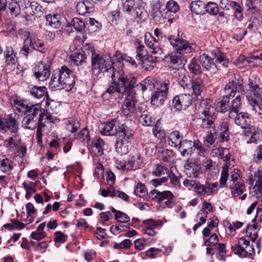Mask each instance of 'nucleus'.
Masks as SVG:
<instances>
[{
  "instance_id": "obj_1",
  "label": "nucleus",
  "mask_w": 262,
  "mask_h": 262,
  "mask_svg": "<svg viewBox=\"0 0 262 262\" xmlns=\"http://www.w3.org/2000/svg\"><path fill=\"white\" fill-rule=\"evenodd\" d=\"M126 62L132 65L136 64L134 59L122 54L119 51H116L112 58H107L106 56L97 52L93 53L91 56L92 70L93 74L96 76H98L101 73H106L109 76L117 64L121 67Z\"/></svg>"
},
{
  "instance_id": "obj_2",
  "label": "nucleus",
  "mask_w": 262,
  "mask_h": 262,
  "mask_svg": "<svg viewBox=\"0 0 262 262\" xmlns=\"http://www.w3.org/2000/svg\"><path fill=\"white\" fill-rule=\"evenodd\" d=\"M199 60L202 67L211 73H216L221 66L228 67L229 63L226 54L219 48L202 54L200 56Z\"/></svg>"
},
{
  "instance_id": "obj_3",
  "label": "nucleus",
  "mask_w": 262,
  "mask_h": 262,
  "mask_svg": "<svg viewBox=\"0 0 262 262\" xmlns=\"http://www.w3.org/2000/svg\"><path fill=\"white\" fill-rule=\"evenodd\" d=\"M170 44L176 49V52H173L168 55V61L173 64L184 66L186 63V59L183 53H188L192 50V46L188 41L183 38L170 35L168 38Z\"/></svg>"
},
{
  "instance_id": "obj_4",
  "label": "nucleus",
  "mask_w": 262,
  "mask_h": 262,
  "mask_svg": "<svg viewBox=\"0 0 262 262\" xmlns=\"http://www.w3.org/2000/svg\"><path fill=\"white\" fill-rule=\"evenodd\" d=\"M122 67H119L117 64L110 76L112 81H114V83L117 85L120 94H133V89L137 82L136 77L134 74L125 73Z\"/></svg>"
},
{
  "instance_id": "obj_5",
  "label": "nucleus",
  "mask_w": 262,
  "mask_h": 262,
  "mask_svg": "<svg viewBox=\"0 0 262 262\" xmlns=\"http://www.w3.org/2000/svg\"><path fill=\"white\" fill-rule=\"evenodd\" d=\"M199 113L200 114V127L207 131L215 132V120L216 119V111L213 106L212 101L208 99L202 100L199 108Z\"/></svg>"
},
{
  "instance_id": "obj_6",
  "label": "nucleus",
  "mask_w": 262,
  "mask_h": 262,
  "mask_svg": "<svg viewBox=\"0 0 262 262\" xmlns=\"http://www.w3.org/2000/svg\"><path fill=\"white\" fill-rule=\"evenodd\" d=\"M18 34L24 40L20 54L27 57L31 51L30 48L41 53L46 52L47 48L45 47L44 42L38 38L36 33L20 29L18 30Z\"/></svg>"
},
{
  "instance_id": "obj_7",
  "label": "nucleus",
  "mask_w": 262,
  "mask_h": 262,
  "mask_svg": "<svg viewBox=\"0 0 262 262\" xmlns=\"http://www.w3.org/2000/svg\"><path fill=\"white\" fill-rule=\"evenodd\" d=\"M117 136L115 143L116 151L120 155H126L131 147V141L133 139V130L125 124L119 125L116 129Z\"/></svg>"
},
{
  "instance_id": "obj_8",
  "label": "nucleus",
  "mask_w": 262,
  "mask_h": 262,
  "mask_svg": "<svg viewBox=\"0 0 262 262\" xmlns=\"http://www.w3.org/2000/svg\"><path fill=\"white\" fill-rule=\"evenodd\" d=\"M250 237L246 235L241 237L238 241V244L231 246V250L235 254L241 257H246L252 255L255 253L253 243Z\"/></svg>"
},
{
  "instance_id": "obj_9",
  "label": "nucleus",
  "mask_w": 262,
  "mask_h": 262,
  "mask_svg": "<svg viewBox=\"0 0 262 262\" xmlns=\"http://www.w3.org/2000/svg\"><path fill=\"white\" fill-rule=\"evenodd\" d=\"M116 164L117 168L123 171L135 170L143 167V158L139 152H136L127 161L117 160Z\"/></svg>"
},
{
  "instance_id": "obj_10",
  "label": "nucleus",
  "mask_w": 262,
  "mask_h": 262,
  "mask_svg": "<svg viewBox=\"0 0 262 262\" xmlns=\"http://www.w3.org/2000/svg\"><path fill=\"white\" fill-rule=\"evenodd\" d=\"M219 157L225 163L224 164L221 171V176L220 180L221 187H224L226 185L228 177V170L230 165V153L228 148H221L218 149Z\"/></svg>"
},
{
  "instance_id": "obj_11",
  "label": "nucleus",
  "mask_w": 262,
  "mask_h": 262,
  "mask_svg": "<svg viewBox=\"0 0 262 262\" xmlns=\"http://www.w3.org/2000/svg\"><path fill=\"white\" fill-rule=\"evenodd\" d=\"M154 34L157 38L154 37L150 33H147L145 35L144 41L146 46L151 50L152 54L161 55L162 50L160 46L159 40L162 38V33L158 28L154 30Z\"/></svg>"
},
{
  "instance_id": "obj_12",
  "label": "nucleus",
  "mask_w": 262,
  "mask_h": 262,
  "mask_svg": "<svg viewBox=\"0 0 262 262\" xmlns=\"http://www.w3.org/2000/svg\"><path fill=\"white\" fill-rule=\"evenodd\" d=\"M250 185L255 182L254 186L249 189V196L257 200L262 198V169H258L249 179Z\"/></svg>"
},
{
  "instance_id": "obj_13",
  "label": "nucleus",
  "mask_w": 262,
  "mask_h": 262,
  "mask_svg": "<svg viewBox=\"0 0 262 262\" xmlns=\"http://www.w3.org/2000/svg\"><path fill=\"white\" fill-rule=\"evenodd\" d=\"M234 78L228 82L224 88L225 95L234 97L237 90L241 92L244 91L243 80L239 74H234Z\"/></svg>"
},
{
  "instance_id": "obj_14",
  "label": "nucleus",
  "mask_w": 262,
  "mask_h": 262,
  "mask_svg": "<svg viewBox=\"0 0 262 262\" xmlns=\"http://www.w3.org/2000/svg\"><path fill=\"white\" fill-rule=\"evenodd\" d=\"M19 122L13 116L9 115L6 118H0V133H6L7 131L11 133L18 132Z\"/></svg>"
},
{
  "instance_id": "obj_15",
  "label": "nucleus",
  "mask_w": 262,
  "mask_h": 262,
  "mask_svg": "<svg viewBox=\"0 0 262 262\" xmlns=\"http://www.w3.org/2000/svg\"><path fill=\"white\" fill-rule=\"evenodd\" d=\"M50 59L47 58L38 63L34 74L38 80L43 81L49 78L50 75Z\"/></svg>"
},
{
  "instance_id": "obj_16",
  "label": "nucleus",
  "mask_w": 262,
  "mask_h": 262,
  "mask_svg": "<svg viewBox=\"0 0 262 262\" xmlns=\"http://www.w3.org/2000/svg\"><path fill=\"white\" fill-rule=\"evenodd\" d=\"M56 70L58 72L59 75H61L66 90L71 91L75 83V75L73 72L65 66Z\"/></svg>"
},
{
  "instance_id": "obj_17",
  "label": "nucleus",
  "mask_w": 262,
  "mask_h": 262,
  "mask_svg": "<svg viewBox=\"0 0 262 262\" xmlns=\"http://www.w3.org/2000/svg\"><path fill=\"white\" fill-rule=\"evenodd\" d=\"M121 106V114L126 117L133 116L136 111V100L132 94H126Z\"/></svg>"
},
{
  "instance_id": "obj_18",
  "label": "nucleus",
  "mask_w": 262,
  "mask_h": 262,
  "mask_svg": "<svg viewBox=\"0 0 262 262\" xmlns=\"http://www.w3.org/2000/svg\"><path fill=\"white\" fill-rule=\"evenodd\" d=\"M192 102L190 94H182L176 96L172 99L173 106L178 110H184L189 106Z\"/></svg>"
},
{
  "instance_id": "obj_19",
  "label": "nucleus",
  "mask_w": 262,
  "mask_h": 262,
  "mask_svg": "<svg viewBox=\"0 0 262 262\" xmlns=\"http://www.w3.org/2000/svg\"><path fill=\"white\" fill-rule=\"evenodd\" d=\"M30 93L33 97L37 99L42 98L46 95L47 97L46 102V106L48 109L53 110V105L55 103V102L49 98L47 93V89L46 87L35 86L30 90Z\"/></svg>"
},
{
  "instance_id": "obj_20",
  "label": "nucleus",
  "mask_w": 262,
  "mask_h": 262,
  "mask_svg": "<svg viewBox=\"0 0 262 262\" xmlns=\"http://www.w3.org/2000/svg\"><path fill=\"white\" fill-rule=\"evenodd\" d=\"M217 187V183L206 182L204 184H202L198 182L195 192L198 196L204 198L211 195Z\"/></svg>"
},
{
  "instance_id": "obj_21",
  "label": "nucleus",
  "mask_w": 262,
  "mask_h": 262,
  "mask_svg": "<svg viewBox=\"0 0 262 262\" xmlns=\"http://www.w3.org/2000/svg\"><path fill=\"white\" fill-rule=\"evenodd\" d=\"M142 224L145 226L143 229L144 233L150 236H155L157 233V227L163 225L161 220H154L151 219L143 221Z\"/></svg>"
},
{
  "instance_id": "obj_22",
  "label": "nucleus",
  "mask_w": 262,
  "mask_h": 262,
  "mask_svg": "<svg viewBox=\"0 0 262 262\" xmlns=\"http://www.w3.org/2000/svg\"><path fill=\"white\" fill-rule=\"evenodd\" d=\"M150 194L152 200L155 201L159 204L168 199L174 198V195L169 190L160 191L158 189H154L150 191Z\"/></svg>"
},
{
  "instance_id": "obj_23",
  "label": "nucleus",
  "mask_w": 262,
  "mask_h": 262,
  "mask_svg": "<svg viewBox=\"0 0 262 262\" xmlns=\"http://www.w3.org/2000/svg\"><path fill=\"white\" fill-rule=\"evenodd\" d=\"M56 70L53 71L51 78L49 83V87L52 91L60 90L65 89L63 80L61 78V75H59Z\"/></svg>"
},
{
  "instance_id": "obj_24",
  "label": "nucleus",
  "mask_w": 262,
  "mask_h": 262,
  "mask_svg": "<svg viewBox=\"0 0 262 262\" xmlns=\"http://www.w3.org/2000/svg\"><path fill=\"white\" fill-rule=\"evenodd\" d=\"M42 111L40 103L33 104L31 103L25 114H26V116H30L34 118H43L44 115Z\"/></svg>"
},
{
  "instance_id": "obj_25",
  "label": "nucleus",
  "mask_w": 262,
  "mask_h": 262,
  "mask_svg": "<svg viewBox=\"0 0 262 262\" xmlns=\"http://www.w3.org/2000/svg\"><path fill=\"white\" fill-rule=\"evenodd\" d=\"M236 115V117H234L235 123L241 126L242 128H248L250 125L251 119L248 113L245 112H241Z\"/></svg>"
},
{
  "instance_id": "obj_26",
  "label": "nucleus",
  "mask_w": 262,
  "mask_h": 262,
  "mask_svg": "<svg viewBox=\"0 0 262 262\" xmlns=\"http://www.w3.org/2000/svg\"><path fill=\"white\" fill-rule=\"evenodd\" d=\"M177 147L183 157L191 155L194 151L193 142L190 140L183 139Z\"/></svg>"
},
{
  "instance_id": "obj_27",
  "label": "nucleus",
  "mask_w": 262,
  "mask_h": 262,
  "mask_svg": "<svg viewBox=\"0 0 262 262\" xmlns=\"http://www.w3.org/2000/svg\"><path fill=\"white\" fill-rule=\"evenodd\" d=\"M14 134L4 141V146L11 150H15L20 143V137L17 132L13 133Z\"/></svg>"
},
{
  "instance_id": "obj_28",
  "label": "nucleus",
  "mask_w": 262,
  "mask_h": 262,
  "mask_svg": "<svg viewBox=\"0 0 262 262\" xmlns=\"http://www.w3.org/2000/svg\"><path fill=\"white\" fill-rule=\"evenodd\" d=\"M155 55L147 54L140 60L142 62L143 67L146 70H152L156 66L158 58H159V56L161 55Z\"/></svg>"
},
{
  "instance_id": "obj_29",
  "label": "nucleus",
  "mask_w": 262,
  "mask_h": 262,
  "mask_svg": "<svg viewBox=\"0 0 262 262\" xmlns=\"http://www.w3.org/2000/svg\"><path fill=\"white\" fill-rule=\"evenodd\" d=\"M76 10L78 13L82 15L90 13L94 10V4L89 0H84L78 3L76 6Z\"/></svg>"
},
{
  "instance_id": "obj_30",
  "label": "nucleus",
  "mask_w": 262,
  "mask_h": 262,
  "mask_svg": "<svg viewBox=\"0 0 262 262\" xmlns=\"http://www.w3.org/2000/svg\"><path fill=\"white\" fill-rule=\"evenodd\" d=\"M204 87L203 81L200 78H195L192 80L190 88L188 91L189 93L191 92L192 95L196 97L200 96L203 91Z\"/></svg>"
},
{
  "instance_id": "obj_31",
  "label": "nucleus",
  "mask_w": 262,
  "mask_h": 262,
  "mask_svg": "<svg viewBox=\"0 0 262 262\" xmlns=\"http://www.w3.org/2000/svg\"><path fill=\"white\" fill-rule=\"evenodd\" d=\"M200 167L193 162H190L185 166V172L189 178H197L200 174Z\"/></svg>"
},
{
  "instance_id": "obj_32",
  "label": "nucleus",
  "mask_w": 262,
  "mask_h": 262,
  "mask_svg": "<svg viewBox=\"0 0 262 262\" xmlns=\"http://www.w3.org/2000/svg\"><path fill=\"white\" fill-rule=\"evenodd\" d=\"M86 56L85 51L83 50L77 51L71 56V63L74 65L79 66L83 62H85Z\"/></svg>"
},
{
  "instance_id": "obj_33",
  "label": "nucleus",
  "mask_w": 262,
  "mask_h": 262,
  "mask_svg": "<svg viewBox=\"0 0 262 262\" xmlns=\"http://www.w3.org/2000/svg\"><path fill=\"white\" fill-rule=\"evenodd\" d=\"M219 138L222 142L227 141L229 138V124L226 121H222L219 127Z\"/></svg>"
},
{
  "instance_id": "obj_34",
  "label": "nucleus",
  "mask_w": 262,
  "mask_h": 262,
  "mask_svg": "<svg viewBox=\"0 0 262 262\" xmlns=\"http://www.w3.org/2000/svg\"><path fill=\"white\" fill-rule=\"evenodd\" d=\"M183 139V135L179 131L174 130L169 134L168 142L171 146L177 147Z\"/></svg>"
},
{
  "instance_id": "obj_35",
  "label": "nucleus",
  "mask_w": 262,
  "mask_h": 262,
  "mask_svg": "<svg viewBox=\"0 0 262 262\" xmlns=\"http://www.w3.org/2000/svg\"><path fill=\"white\" fill-rule=\"evenodd\" d=\"M185 71L181 70L179 71L178 82L180 85L184 89L188 91L190 88L192 82L189 76L185 75Z\"/></svg>"
},
{
  "instance_id": "obj_36",
  "label": "nucleus",
  "mask_w": 262,
  "mask_h": 262,
  "mask_svg": "<svg viewBox=\"0 0 262 262\" xmlns=\"http://www.w3.org/2000/svg\"><path fill=\"white\" fill-rule=\"evenodd\" d=\"M241 98L239 96H238L231 102L230 112L229 113V117L230 118H233L235 114H238L241 108Z\"/></svg>"
},
{
  "instance_id": "obj_37",
  "label": "nucleus",
  "mask_w": 262,
  "mask_h": 262,
  "mask_svg": "<svg viewBox=\"0 0 262 262\" xmlns=\"http://www.w3.org/2000/svg\"><path fill=\"white\" fill-rule=\"evenodd\" d=\"M61 17L58 14H49L46 16L47 24L53 28H58L60 26Z\"/></svg>"
},
{
  "instance_id": "obj_38",
  "label": "nucleus",
  "mask_w": 262,
  "mask_h": 262,
  "mask_svg": "<svg viewBox=\"0 0 262 262\" xmlns=\"http://www.w3.org/2000/svg\"><path fill=\"white\" fill-rule=\"evenodd\" d=\"M38 118L25 116L22 120V127L27 129L33 130L38 124Z\"/></svg>"
},
{
  "instance_id": "obj_39",
  "label": "nucleus",
  "mask_w": 262,
  "mask_h": 262,
  "mask_svg": "<svg viewBox=\"0 0 262 262\" xmlns=\"http://www.w3.org/2000/svg\"><path fill=\"white\" fill-rule=\"evenodd\" d=\"M191 11L196 14L205 13V4L201 1H193L190 5Z\"/></svg>"
},
{
  "instance_id": "obj_40",
  "label": "nucleus",
  "mask_w": 262,
  "mask_h": 262,
  "mask_svg": "<svg viewBox=\"0 0 262 262\" xmlns=\"http://www.w3.org/2000/svg\"><path fill=\"white\" fill-rule=\"evenodd\" d=\"M104 145V141L101 139L98 138L92 142V147L93 152L95 155L99 156L103 154V147Z\"/></svg>"
},
{
  "instance_id": "obj_41",
  "label": "nucleus",
  "mask_w": 262,
  "mask_h": 262,
  "mask_svg": "<svg viewBox=\"0 0 262 262\" xmlns=\"http://www.w3.org/2000/svg\"><path fill=\"white\" fill-rule=\"evenodd\" d=\"M8 9L12 16L17 17L20 14V5L16 0L8 1Z\"/></svg>"
},
{
  "instance_id": "obj_42",
  "label": "nucleus",
  "mask_w": 262,
  "mask_h": 262,
  "mask_svg": "<svg viewBox=\"0 0 262 262\" xmlns=\"http://www.w3.org/2000/svg\"><path fill=\"white\" fill-rule=\"evenodd\" d=\"M229 188L232 194L234 196L242 194L246 190V186L243 181L230 184Z\"/></svg>"
},
{
  "instance_id": "obj_43",
  "label": "nucleus",
  "mask_w": 262,
  "mask_h": 262,
  "mask_svg": "<svg viewBox=\"0 0 262 262\" xmlns=\"http://www.w3.org/2000/svg\"><path fill=\"white\" fill-rule=\"evenodd\" d=\"M166 97V95H164V94L162 93V92L157 90L152 95L151 98V103L152 105L158 106L161 105L163 104Z\"/></svg>"
},
{
  "instance_id": "obj_44",
  "label": "nucleus",
  "mask_w": 262,
  "mask_h": 262,
  "mask_svg": "<svg viewBox=\"0 0 262 262\" xmlns=\"http://www.w3.org/2000/svg\"><path fill=\"white\" fill-rule=\"evenodd\" d=\"M188 69L189 72L194 75H199L202 73V68L195 58H193L189 64Z\"/></svg>"
},
{
  "instance_id": "obj_45",
  "label": "nucleus",
  "mask_w": 262,
  "mask_h": 262,
  "mask_svg": "<svg viewBox=\"0 0 262 262\" xmlns=\"http://www.w3.org/2000/svg\"><path fill=\"white\" fill-rule=\"evenodd\" d=\"M28 2L30 4L29 7L32 10L33 15L37 17H41L43 16V10L40 5L35 1L30 2V0H28Z\"/></svg>"
},
{
  "instance_id": "obj_46",
  "label": "nucleus",
  "mask_w": 262,
  "mask_h": 262,
  "mask_svg": "<svg viewBox=\"0 0 262 262\" xmlns=\"http://www.w3.org/2000/svg\"><path fill=\"white\" fill-rule=\"evenodd\" d=\"M14 162L8 158H5L1 161L0 169L4 173L11 171L14 168Z\"/></svg>"
},
{
  "instance_id": "obj_47",
  "label": "nucleus",
  "mask_w": 262,
  "mask_h": 262,
  "mask_svg": "<svg viewBox=\"0 0 262 262\" xmlns=\"http://www.w3.org/2000/svg\"><path fill=\"white\" fill-rule=\"evenodd\" d=\"M14 102L16 107V109L19 113H26L27 109L31 103H28L24 100L20 99L18 98H16L14 100Z\"/></svg>"
},
{
  "instance_id": "obj_48",
  "label": "nucleus",
  "mask_w": 262,
  "mask_h": 262,
  "mask_svg": "<svg viewBox=\"0 0 262 262\" xmlns=\"http://www.w3.org/2000/svg\"><path fill=\"white\" fill-rule=\"evenodd\" d=\"M135 45L136 48L137 57L140 60L141 58H144L146 56L147 54V51L143 44L142 43L141 41L139 39H136Z\"/></svg>"
},
{
  "instance_id": "obj_49",
  "label": "nucleus",
  "mask_w": 262,
  "mask_h": 262,
  "mask_svg": "<svg viewBox=\"0 0 262 262\" xmlns=\"http://www.w3.org/2000/svg\"><path fill=\"white\" fill-rule=\"evenodd\" d=\"M66 125L67 130L74 133L80 128V124L77 118H70L67 122Z\"/></svg>"
},
{
  "instance_id": "obj_50",
  "label": "nucleus",
  "mask_w": 262,
  "mask_h": 262,
  "mask_svg": "<svg viewBox=\"0 0 262 262\" xmlns=\"http://www.w3.org/2000/svg\"><path fill=\"white\" fill-rule=\"evenodd\" d=\"M144 4L142 2H139L137 6L135 8L134 12L135 13L136 17L139 19H144L147 16V12L144 9Z\"/></svg>"
},
{
  "instance_id": "obj_51",
  "label": "nucleus",
  "mask_w": 262,
  "mask_h": 262,
  "mask_svg": "<svg viewBox=\"0 0 262 262\" xmlns=\"http://www.w3.org/2000/svg\"><path fill=\"white\" fill-rule=\"evenodd\" d=\"M154 119L152 117L147 113L144 112L143 114H141L139 118V121L140 124L143 126H154Z\"/></svg>"
},
{
  "instance_id": "obj_52",
  "label": "nucleus",
  "mask_w": 262,
  "mask_h": 262,
  "mask_svg": "<svg viewBox=\"0 0 262 262\" xmlns=\"http://www.w3.org/2000/svg\"><path fill=\"white\" fill-rule=\"evenodd\" d=\"M6 62L9 64H14L15 63L16 54L12 47H7L5 52Z\"/></svg>"
},
{
  "instance_id": "obj_53",
  "label": "nucleus",
  "mask_w": 262,
  "mask_h": 262,
  "mask_svg": "<svg viewBox=\"0 0 262 262\" xmlns=\"http://www.w3.org/2000/svg\"><path fill=\"white\" fill-rule=\"evenodd\" d=\"M161 252H162L161 249L152 247L149 248L145 253H142L141 256L143 258H146L147 257L155 258Z\"/></svg>"
},
{
  "instance_id": "obj_54",
  "label": "nucleus",
  "mask_w": 262,
  "mask_h": 262,
  "mask_svg": "<svg viewBox=\"0 0 262 262\" xmlns=\"http://www.w3.org/2000/svg\"><path fill=\"white\" fill-rule=\"evenodd\" d=\"M205 13L207 12L209 14L215 15L219 13L218 5L215 3L209 2L205 4Z\"/></svg>"
},
{
  "instance_id": "obj_55",
  "label": "nucleus",
  "mask_w": 262,
  "mask_h": 262,
  "mask_svg": "<svg viewBox=\"0 0 262 262\" xmlns=\"http://www.w3.org/2000/svg\"><path fill=\"white\" fill-rule=\"evenodd\" d=\"M153 83L150 79H145L139 84L137 85L138 89H140L142 92L146 90H152L153 88Z\"/></svg>"
},
{
  "instance_id": "obj_56",
  "label": "nucleus",
  "mask_w": 262,
  "mask_h": 262,
  "mask_svg": "<svg viewBox=\"0 0 262 262\" xmlns=\"http://www.w3.org/2000/svg\"><path fill=\"white\" fill-rule=\"evenodd\" d=\"M132 245V241L128 239H125L120 243H112V246L115 249H128Z\"/></svg>"
},
{
  "instance_id": "obj_57",
  "label": "nucleus",
  "mask_w": 262,
  "mask_h": 262,
  "mask_svg": "<svg viewBox=\"0 0 262 262\" xmlns=\"http://www.w3.org/2000/svg\"><path fill=\"white\" fill-rule=\"evenodd\" d=\"M229 96L225 95L223 96L222 100L219 102L220 104V111L223 113L229 111L230 112V105L229 104Z\"/></svg>"
},
{
  "instance_id": "obj_58",
  "label": "nucleus",
  "mask_w": 262,
  "mask_h": 262,
  "mask_svg": "<svg viewBox=\"0 0 262 262\" xmlns=\"http://www.w3.org/2000/svg\"><path fill=\"white\" fill-rule=\"evenodd\" d=\"M76 138L80 140L83 143H88L90 141L89 130L84 127L76 136Z\"/></svg>"
},
{
  "instance_id": "obj_59",
  "label": "nucleus",
  "mask_w": 262,
  "mask_h": 262,
  "mask_svg": "<svg viewBox=\"0 0 262 262\" xmlns=\"http://www.w3.org/2000/svg\"><path fill=\"white\" fill-rule=\"evenodd\" d=\"M89 23L86 24L87 29L90 32H96L101 27L100 23L94 18H90Z\"/></svg>"
},
{
  "instance_id": "obj_60",
  "label": "nucleus",
  "mask_w": 262,
  "mask_h": 262,
  "mask_svg": "<svg viewBox=\"0 0 262 262\" xmlns=\"http://www.w3.org/2000/svg\"><path fill=\"white\" fill-rule=\"evenodd\" d=\"M71 25L76 31L79 32H81L85 27V23L77 17L73 18Z\"/></svg>"
},
{
  "instance_id": "obj_61",
  "label": "nucleus",
  "mask_w": 262,
  "mask_h": 262,
  "mask_svg": "<svg viewBox=\"0 0 262 262\" xmlns=\"http://www.w3.org/2000/svg\"><path fill=\"white\" fill-rule=\"evenodd\" d=\"M257 227V225L256 224H254L252 225L249 226L246 231V235H248V237L251 238L252 242L255 241L257 237V233L255 231Z\"/></svg>"
},
{
  "instance_id": "obj_62",
  "label": "nucleus",
  "mask_w": 262,
  "mask_h": 262,
  "mask_svg": "<svg viewBox=\"0 0 262 262\" xmlns=\"http://www.w3.org/2000/svg\"><path fill=\"white\" fill-rule=\"evenodd\" d=\"M32 184H33V183H32L31 182L28 183L24 182L23 183V187L26 191L25 198L27 200L30 199L32 194L35 193L36 191L35 188L32 186Z\"/></svg>"
},
{
  "instance_id": "obj_63",
  "label": "nucleus",
  "mask_w": 262,
  "mask_h": 262,
  "mask_svg": "<svg viewBox=\"0 0 262 262\" xmlns=\"http://www.w3.org/2000/svg\"><path fill=\"white\" fill-rule=\"evenodd\" d=\"M247 99L249 103L253 107V110L256 113H257L258 115H262V108L259 105V102L258 101L254 98H252V97H248Z\"/></svg>"
},
{
  "instance_id": "obj_64",
  "label": "nucleus",
  "mask_w": 262,
  "mask_h": 262,
  "mask_svg": "<svg viewBox=\"0 0 262 262\" xmlns=\"http://www.w3.org/2000/svg\"><path fill=\"white\" fill-rule=\"evenodd\" d=\"M134 193L140 197L144 196L147 193V189L146 186L141 183H138L134 190Z\"/></svg>"
}]
</instances>
